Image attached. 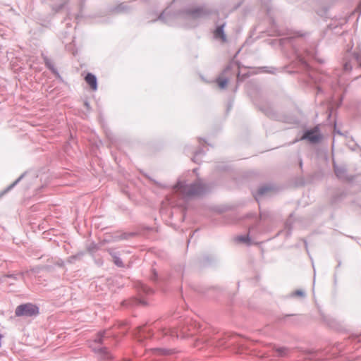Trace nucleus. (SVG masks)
Returning a JSON list of instances; mask_svg holds the SVG:
<instances>
[{
	"instance_id": "1",
	"label": "nucleus",
	"mask_w": 361,
	"mask_h": 361,
	"mask_svg": "<svg viewBox=\"0 0 361 361\" xmlns=\"http://www.w3.org/2000/svg\"><path fill=\"white\" fill-rule=\"evenodd\" d=\"M174 190L184 198H190L204 194L208 190V187L199 180L190 184L180 180L174 187Z\"/></svg>"
},
{
	"instance_id": "2",
	"label": "nucleus",
	"mask_w": 361,
	"mask_h": 361,
	"mask_svg": "<svg viewBox=\"0 0 361 361\" xmlns=\"http://www.w3.org/2000/svg\"><path fill=\"white\" fill-rule=\"evenodd\" d=\"M104 334L105 332H101L98 334L94 340L93 341V343L90 345V347L95 353H98L100 358L110 359L111 358V355L109 354L107 349L99 345L102 342Z\"/></svg>"
},
{
	"instance_id": "3",
	"label": "nucleus",
	"mask_w": 361,
	"mask_h": 361,
	"mask_svg": "<svg viewBox=\"0 0 361 361\" xmlns=\"http://www.w3.org/2000/svg\"><path fill=\"white\" fill-rule=\"evenodd\" d=\"M39 313V308L32 303L23 304L18 306L15 314L17 317H32Z\"/></svg>"
},
{
	"instance_id": "4",
	"label": "nucleus",
	"mask_w": 361,
	"mask_h": 361,
	"mask_svg": "<svg viewBox=\"0 0 361 361\" xmlns=\"http://www.w3.org/2000/svg\"><path fill=\"white\" fill-rule=\"evenodd\" d=\"M321 139L319 128L315 127L312 130H307L302 136L301 140H307L312 143H316Z\"/></svg>"
},
{
	"instance_id": "5",
	"label": "nucleus",
	"mask_w": 361,
	"mask_h": 361,
	"mask_svg": "<svg viewBox=\"0 0 361 361\" xmlns=\"http://www.w3.org/2000/svg\"><path fill=\"white\" fill-rule=\"evenodd\" d=\"M208 13L206 8L202 7H197L192 10L187 11V18L189 19H196L202 17Z\"/></svg>"
},
{
	"instance_id": "6",
	"label": "nucleus",
	"mask_w": 361,
	"mask_h": 361,
	"mask_svg": "<svg viewBox=\"0 0 361 361\" xmlns=\"http://www.w3.org/2000/svg\"><path fill=\"white\" fill-rule=\"evenodd\" d=\"M355 62L357 64L361 67V53L360 54H355L353 60L350 61H346L344 63L343 68L345 71H350L353 68L352 63Z\"/></svg>"
},
{
	"instance_id": "7",
	"label": "nucleus",
	"mask_w": 361,
	"mask_h": 361,
	"mask_svg": "<svg viewBox=\"0 0 361 361\" xmlns=\"http://www.w3.org/2000/svg\"><path fill=\"white\" fill-rule=\"evenodd\" d=\"M224 25L225 24H222L221 25L217 26V27L214 32V38L216 39H221L222 42L226 41V36L224 30Z\"/></svg>"
},
{
	"instance_id": "8",
	"label": "nucleus",
	"mask_w": 361,
	"mask_h": 361,
	"mask_svg": "<svg viewBox=\"0 0 361 361\" xmlns=\"http://www.w3.org/2000/svg\"><path fill=\"white\" fill-rule=\"evenodd\" d=\"M85 81L87 84L90 85L91 88L95 91L97 89V78L92 73H87L85 77Z\"/></svg>"
},
{
	"instance_id": "9",
	"label": "nucleus",
	"mask_w": 361,
	"mask_h": 361,
	"mask_svg": "<svg viewBox=\"0 0 361 361\" xmlns=\"http://www.w3.org/2000/svg\"><path fill=\"white\" fill-rule=\"evenodd\" d=\"M334 171L338 178L347 179L346 170L344 167L334 165Z\"/></svg>"
},
{
	"instance_id": "10",
	"label": "nucleus",
	"mask_w": 361,
	"mask_h": 361,
	"mask_svg": "<svg viewBox=\"0 0 361 361\" xmlns=\"http://www.w3.org/2000/svg\"><path fill=\"white\" fill-rule=\"evenodd\" d=\"M114 264L118 267H123V263L116 252H111Z\"/></svg>"
},
{
	"instance_id": "11",
	"label": "nucleus",
	"mask_w": 361,
	"mask_h": 361,
	"mask_svg": "<svg viewBox=\"0 0 361 361\" xmlns=\"http://www.w3.org/2000/svg\"><path fill=\"white\" fill-rule=\"evenodd\" d=\"M216 82L221 89H224L227 86L228 80L226 78H219L216 79Z\"/></svg>"
},
{
	"instance_id": "12",
	"label": "nucleus",
	"mask_w": 361,
	"mask_h": 361,
	"mask_svg": "<svg viewBox=\"0 0 361 361\" xmlns=\"http://www.w3.org/2000/svg\"><path fill=\"white\" fill-rule=\"evenodd\" d=\"M305 293L303 290H297L293 293H290V297H296V296H298V297H305Z\"/></svg>"
},
{
	"instance_id": "13",
	"label": "nucleus",
	"mask_w": 361,
	"mask_h": 361,
	"mask_svg": "<svg viewBox=\"0 0 361 361\" xmlns=\"http://www.w3.org/2000/svg\"><path fill=\"white\" fill-rule=\"evenodd\" d=\"M236 240L238 242L247 243L249 241V238L247 235H240L236 238Z\"/></svg>"
},
{
	"instance_id": "14",
	"label": "nucleus",
	"mask_w": 361,
	"mask_h": 361,
	"mask_svg": "<svg viewBox=\"0 0 361 361\" xmlns=\"http://www.w3.org/2000/svg\"><path fill=\"white\" fill-rule=\"evenodd\" d=\"M269 190L267 187H262L258 190L257 197H256L258 199L259 196L264 195L268 190Z\"/></svg>"
},
{
	"instance_id": "15",
	"label": "nucleus",
	"mask_w": 361,
	"mask_h": 361,
	"mask_svg": "<svg viewBox=\"0 0 361 361\" xmlns=\"http://www.w3.org/2000/svg\"><path fill=\"white\" fill-rule=\"evenodd\" d=\"M23 175H21L16 181H14L11 185H10L7 188L6 190H5V192H8V190H10L11 189H12L20 180L21 178H23Z\"/></svg>"
},
{
	"instance_id": "16",
	"label": "nucleus",
	"mask_w": 361,
	"mask_h": 361,
	"mask_svg": "<svg viewBox=\"0 0 361 361\" xmlns=\"http://www.w3.org/2000/svg\"><path fill=\"white\" fill-rule=\"evenodd\" d=\"M44 59L45 63H46V65L47 66V67H48L49 68H50L51 70H54V67H53V65H52V63H51V60H49V59H47V57H44Z\"/></svg>"
},
{
	"instance_id": "17",
	"label": "nucleus",
	"mask_w": 361,
	"mask_h": 361,
	"mask_svg": "<svg viewBox=\"0 0 361 361\" xmlns=\"http://www.w3.org/2000/svg\"><path fill=\"white\" fill-rule=\"evenodd\" d=\"M128 9V7L126 4H120L117 8H116V10L118 11H125Z\"/></svg>"
},
{
	"instance_id": "18",
	"label": "nucleus",
	"mask_w": 361,
	"mask_h": 361,
	"mask_svg": "<svg viewBox=\"0 0 361 361\" xmlns=\"http://www.w3.org/2000/svg\"><path fill=\"white\" fill-rule=\"evenodd\" d=\"M155 351L159 352L161 354H169V350L166 349H154Z\"/></svg>"
},
{
	"instance_id": "19",
	"label": "nucleus",
	"mask_w": 361,
	"mask_h": 361,
	"mask_svg": "<svg viewBox=\"0 0 361 361\" xmlns=\"http://www.w3.org/2000/svg\"><path fill=\"white\" fill-rule=\"evenodd\" d=\"M314 59L317 60L320 63H323L324 61L323 60H321L320 59L317 58V56H314V55H312V56Z\"/></svg>"
},
{
	"instance_id": "20",
	"label": "nucleus",
	"mask_w": 361,
	"mask_h": 361,
	"mask_svg": "<svg viewBox=\"0 0 361 361\" xmlns=\"http://www.w3.org/2000/svg\"><path fill=\"white\" fill-rule=\"evenodd\" d=\"M285 350V349H279V353L280 355H283V351Z\"/></svg>"
},
{
	"instance_id": "21",
	"label": "nucleus",
	"mask_w": 361,
	"mask_h": 361,
	"mask_svg": "<svg viewBox=\"0 0 361 361\" xmlns=\"http://www.w3.org/2000/svg\"><path fill=\"white\" fill-rule=\"evenodd\" d=\"M339 85H343L344 83L342 82V79L339 78L338 81Z\"/></svg>"
},
{
	"instance_id": "22",
	"label": "nucleus",
	"mask_w": 361,
	"mask_h": 361,
	"mask_svg": "<svg viewBox=\"0 0 361 361\" xmlns=\"http://www.w3.org/2000/svg\"><path fill=\"white\" fill-rule=\"evenodd\" d=\"M162 17H163V14H161L160 16L159 17V19H162Z\"/></svg>"
},
{
	"instance_id": "23",
	"label": "nucleus",
	"mask_w": 361,
	"mask_h": 361,
	"mask_svg": "<svg viewBox=\"0 0 361 361\" xmlns=\"http://www.w3.org/2000/svg\"><path fill=\"white\" fill-rule=\"evenodd\" d=\"M307 54L308 56H312V54H311V53H310L309 51L307 53Z\"/></svg>"
},
{
	"instance_id": "24",
	"label": "nucleus",
	"mask_w": 361,
	"mask_h": 361,
	"mask_svg": "<svg viewBox=\"0 0 361 361\" xmlns=\"http://www.w3.org/2000/svg\"><path fill=\"white\" fill-rule=\"evenodd\" d=\"M6 192L4 191V192H2V194L0 195V197L3 196V195H4Z\"/></svg>"
},
{
	"instance_id": "25",
	"label": "nucleus",
	"mask_w": 361,
	"mask_h": 361,
	"mask_svg": "<svg viewBox=\"0 0 361 361\" xmlns=\"http://www.w3.org/2000/svg\"><path fill=\"white\" fill-rule=\"evenodd\" d=\"M6 192L4 191V192H2V194L0 195V197L3 196V195H4Z\"/></svg>"
},
{
	"instance_id": "26",
	"label": "nucleus",
	"mask_w": 361,
	"mask_h": 361,
	"mask_svg": "<svg viewBox=\"0 0 361 361\" xmlns=\"http://www.w3.org/2000/svg\"><path fill=\"white\" fill-rule=\"evenodd\" d=\"M6 192L4 191V192H2V194L0 195V197L3 196V195H4Z\"/></svg>"
},
{
	"instance_id": "27",
	"label": "nucleus",
	"mask_w": 361,
	"mask_h": 361,
	"mask_svg": "<svg viewBox=\"0 0 361 361\" xmlns=\"http://www.w3.org/2000/svg\"><path fill=\"white\" fill-rule=\"evenodd\" d=\"M197 155H198V152H197V153L195 154V157H196Z\"/></svg>"
},
{
	"instance_id": "28",
	"label": "nucleus",
	"mask_w": 361,
	"mask_h": 361,
	"mask_svg": "<svg viewBox=\"0 0 361 361\" xmlns=\"http://www.w3.org/2000/svg\"><path fill=\"white\" fill-rule=\"evenodd\" d=\"M359 8H361V3H360V5L359 6Z\"/></svg>"
}]
</instances>
